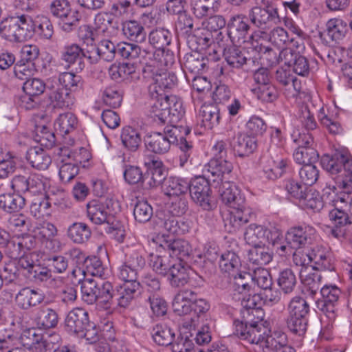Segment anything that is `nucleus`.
<instances>
[{
    "label": "nucleus",
    "instance_id": "bb28decb",
    "mask_svg": "<svg viewBox=\"0 0 352 352\" xmlns=\"http://www.w3.org/2000/svg\"><path fill=\"white\" fill-rule=\"evenodd\" d=\"M47 86L49 99L54 107L69 108L74 103V98L67 89L57 82Z\"/></svg>",
    "mask_w": 352,
    "mask_h": 352
},
{
    "label": "nucleus",
    "instance_id": "5701e85b",
    "mask_svg": "<svg viewBox=\"0 0 352 352\" xmlns=\"http://www.w3.org/2000/svg\"><path fill=\"white\" fill-rule=\"evenodd\" d=\"M236 44L225 48L223 51V57L227 64L234 69H242L246 67L247 70L251 69L250 65H254L256 62L254 58H248L245 53L242 52Z\"/></svg>",
    "mask_w": 352,
    "mask_h": 352
},
{
    "label": "nucleus",
    "instance_id": "e2e57ef3",
    "mask_svg": "<svg viewBox=\"0 0 352 352\" xmlns=\"http://www.w3.org/2000/svg\"><path fill=\"white\" fill-rule=\"evenodd\" d=\"M252 247L248 253V259L250 263L261 266L268 264L272 261V254L264 245Z\"/></svg>",
    "mask_w": 352,
    "mask_h": 352
},
{
    "label": "nucleus",
    "instance_id": "a18cd8bd",
    "mask_svg": "<svg viewBox=\"0 0 352 352\" xmlns=\"http://www.w3.org/2000/svg\"><path fill=\"white\" fill-rule=\"evenodd\" d=\"M299 205L304 209L320 211L324 206L322 199L318 191L308 187L299 200Z\"/></svg>",
    "mask_w": 352,
    "mask_h": 352
},
{
    "label": "nucleus",
    "instance_id": "423d86ee",
    "mask_svg": "<svg viewBox=\"0 0 352 352\" xmlns=\"http://www.w3.org/2000/svg\"><path fill=\"white\" fill-rule=\"evenodd\" d=\"M294 142L296 144L293 155L294 160L299 164H311L318 161L319 155L314 145L312 135L305 131H294L292 134Z\"/></svg>",
    "mask_w": 352,
    "mask_h": 352
},
{
    "label": "nucleus",
    "instance_id": "603ef678",
    "mask_svg": "<svg viewBox=\"0 0 352 352\" xmlns=\"http://www.w3.org/2000/svg\"><path fill=\"white\" fill-rule=\"evenodd\" d=\"M174 259L166 250H164V254H151L149 263L155 272L166 276L168 274V270Z\"/></svg>",
    "mask_w": 352,
    "mask_h": 352
},
{
    "label": "nucleus",
    "instance_id": "7ed1b4c3",
    "mask_svg": "<svg viewBox=\"0 0 352 352\" xmlns=\"http://www.w3.org/2000/svg\"><path fill=\"white\" fill-rule=\"evenodd\" d=\"M241 305L245 311L243 312V320H234V325L236 330H243L248 328L257 330L271 329L270 322L263 320L264 312L261 309L262 298L259 294H244L241 299Z\"/></svg>",
    "mask_w": 352,
    "mask_h": 352
},
{
    "label": "nucleus",
    "instance_id": "09e8293b",
    "mask_svg": "<svg viewBox=\"0 0 352 352\" xmlns=\"http://www.w3.org/2000/svg\"><path fill=\"white\" fill-rule=\"evenodd\" d=\"M154 58L155 63L153 69H151V72H155L156 69L167 71L175 63L173 52L166 48L156 50L154 52Z\"/></svg>",
    "mask_w": 352,
    "mask_h": 352
},
{
    "label": "nucleus",
    "instance_id": "412c9836",
    "mask_svg": "<svg viewBox=\"0 0 352 352\" xmlns=\"http://www.w3.org/2000/svg\"><path fill=\"white\" fill-rule=\"evenodd\" d=\"M91 49L87 52V58L90 63H96L100 59L105 61H112L118 54L117 45L109 39L100 41L98 46L91 45Z\"/></svg>",
    "mask_w": 352,
    "mask_h": 352
},
{
    "label": "nucleus",
    "instance_id": "39448f33",
    "mask_svg": "<svg viewBox=\"0 0 352 352\" xmlns=\"http://www.w3.org/2000/svg\"><path fill=\"white\" fill-rule=\"evenodd\" d=\"M256 331H237L236 336L251 344H259L273 352H289L287 335L284 331H264L256 335Z\"/></svg>",
    "mask_w": 352,
    "mask_h": 352
},
{
    "label": "nucleus",
    "instance_id": "a878e982",
    "mask_svg": "<svg viewBox=\"0 0 352 352\" xmlns=\"http://www.w3.org/2000/svg\"><path fill=\"white\" fill-rule=\"evenodd\" d=\"M251 210L245 207V205L243 207L230 208L225 219L226 226L228 227L230 232H236L249 222Z\"/></svg>",
    "mask_w": 352,
    "mask_h": 352
},
{
    "label": "nucleus",
    "instance_id": "4468645a",
    "mask_svg": "<svg viewBox=\"0 0 352 352\" xmlns=\"http://www.w3.org/2000/svg\"><path fill=\"white\" fill-rule=\"evenodd\" d=\"M320 292L322 298L318 302V307L330 322H333L336 316V311L342 293L341 290L336 285L325 284L321 287Z\"/></svg>",
    "mask_w": 352,
    "mask_h": 352
},
{
    "label": "nucleus",
    "instance_id": "4c0bfd02",
    "mask_svg": "<svg viewBox=\"0 0 352 352\" xmlns=\"http://www.w3.org/2000/svg\"><path fill=\"white\" fill-rule=\"evenodd\" d=\"M190 182L179 177H169L163 185L164 193L169 196H179L188 192Z\"/></svg>",
    "mask_w": 352,
    "mask_h": 352
},
{
    "label": "nucleus",
    "instance_id": "f3484780",
    "mask_svg": "<svg viewBox=\"0 0 352 352\" xmlns=\"http://www.w3.org/2000/svg\"><path fill=\"white\" fill-rule=\"evenodd\" d=\"M233 166L227 159L210 160L204 167L203 173L209 179L217 184L223 183L228 179Z\"/></svg>",
    "mask_w": 352,
    "mask_h": 352
},
{
    "label": "nucleus",
    "instance_id": "9b49d317",
    "mask_svg": "<svg viewBox=\"0 0 352 352\" xmlns=\"http://www.w3.org/2000/svg\"><path fill=\"white\" fill-rule=\"evenodd\" d=\"M50 11L54 17L60 19L62 29L65 32L72 31L81 18L77 10L72 9L68 0H53L50 5Z\"/></svg>",
    "mask_w": 352,
    "mask_h": 352
},
{
    "label": "nucleus",
    "instance_id": "20e7f679",
    "mask_svg": "<svg viewBox=\"0 0 352 352\" xmlns=\"http://www.w3.org/2000/svg\"><path fill=\"white\" fill-rule=\"evenodd\" d=\"M33 20L28 14L13 16L1 21L0 33L11 42H22L33 36Z\"/></svg>",
    "mask_w": 352,
    "mask_h": 352
},
{
    "label": "nucleus",
    "instance_id": "3c124183",
    "mask_svg": "<svg viewBox=\"0 0 352 352\" xmlns=\"http://www.w3.org/2000/svg\"><path fill=\"white\" fill-rule=\"evenodd\" d=\"M168 99L169 96L164 95V97H160L151 106L150 116L157 124H165L168 119Z\"/></svg>",
    "mask_w": 352,
    "mask_h": 352
},
{
    "label": "nucleus",
    "instance_id": "e433bc0d",
    "mask_svg": "<svg viewBox=\"0 0 352 352\" xmlns=\"http://www.w3.org/2000/svg\"><path fill=\"white\" fill-rule=\"evenodd\" d=\"M299 274L304 285L305 292L311 298H314L322 283V275L321 272H307L305 269L300 270Z\"/></svg>",
    "mask_w": 352,
    "mask_h": 352
},
{
    "label": "nucleus",
    "instance_id": "7c9ffc66",
    "mask_svg": "<svg viewBox=\"0 0 352 352\" xmlns=\"http://www.w3.org/2000/svg\"><path fill=\"white\" fill-rule=\"evenodd\" d=\"M267 41H250L252 47L258 53L261 54V58L265 60L268 66L272 67L278 64L280 61L283 62V49L274 50L268 46L264 45V42Z\"/></svg>",
    "mask_w": 352,
    "mask_h": 352
},
{
    "label": "nucleus",
    "instance_id": "1a4fd4ad",
    "mask_svg": "<svg viewBox=\"0 0 352 352\" xmlns=\"http://www.w3.org/2000/svg\"><path fill=\"white\" fill-rule=\"evenodd\" d=\"M281 238V231L276 228H267L261 225L250 224L244 233L247 243L252 246L276 245Z\"/></svg>",
    "mask_w": 352,
    "mask_h": 352
},
{
    "label": "nucleus",
    "instance_id": "79ce46f5",
    "mask_svg": "<svg viewBox=\"0 0 352 352\" xmlns=\"http://www.w3.org/2000/svg\"><path fill=\"white\" fill-rule=\"evenodd\" d=\"M312 259L314 263V266H311L312 270L333 271L334 270L331 254L320 247H316L312 250Z\"/></svg>",
    "mask_w": 352,
    "mask_h": 352
},
{
    "label": "nucleus",
    "instance_id": "c756f323",
    "mask_svg": "<svg viewBox=\"0 0 352 352\" xmlns=\"http://www.w3.org/2000/svg\"><path fill=\"white\" fill-rule=\"evenodd\" d=\"M190 9L197 19H203L217 12L221 0H190Z\"/></svg>",
    "mask_w": 352,
    "mask_h": 352
},
{
    "label": "nucleus",
    "instance_id": "13d9d810",
    "mask_svg": "<svg viewBox=\"0 0 352 352\" xmlns=\"http://www.w3.org/2000/svg\"><path fill=\"white\" fill-rule=\"evenodd\" d=\"M230 276L233 278L232 287L234 291L241 294H245L250 291L253 285L252 274L239 271L235 275Z\"/></svg>",
    "mask_w": 352,
    "mask_h": 352
},
{
    "label": "nucleus",
    "instance_id": "393cba45",
    "mask_svg": "<svg viewBox=\"0 0 352 352\" xmlns=\"http://www.w3.org/2000/svg\"><path fill=\"white\" fill-rule=\"evenodd\" d=\"M44 299L45 294L41 289H32L30 287L21 289L15 297L16 305L23 309L36 307L42 303Z\"/></svg>",
    "mask_w": 352,
    "mask_h": 352
},
{
    "label": "nucleus",
    "instance_id": "a211bd4d",
    "mask_svg": "<svg viewBox=\"0 0 352 352\" xmlns=\"http://www.w3.org/2000/svg\"><path fill=\"white\" fill-rule=\"evenodd\" d=\"M72 151L69 147H58L56 149V162L59 168V177L62 182L67 183L75 177L79 171L78 166L71 162Z\"/></svg>",
    "mask_w": 352,
    "mask_h": 352
},
{
    "label": "nucleus",
    "instance_id": "49530a36",
    "mask_svg": "<svg viewBox=\"0 0 352 352\" xmlns=\"http://www.w3.org/2000/svg\"><path fill=\"white\" fill-rule=\"evenodd\" d=\"M256 147L257 143L255 137L247 134L239 135L236 141L233 144L234 150L239 157L252 154Z\"/></svg>",
    "mask_w": 352,
    "mask_h": 352
},
{
    "label": "nucleus",
    "instance_id": "774afa93",
    "mask_svg": "<svg viewBox=\"0 0 352 352\" xmlns=\"http://www.w3.org/2000/svg\"><path fill=\"white\" fill-rule=\"evenodd\" d=\"M50 203L45 197H37L32 201L30 211L35 218L40 219L50 214Z\"/></svg>",
    "mask_w": 352,
    "mask_h": 352
},
{
    "label": "nucleus",
    "instance_id": "338daca9",
    "mask_svg": "<svg viewBox=\"0 0 352 352\" xmlns=\"http://www.w3.org/2000/svg\"><path fill=\"white\" fill-rule=\"evenodd\" d=\"M297 280L294 272L286 268L279 273L278 285L285 294H290L296 285Z\"/></svg>",
    "mask_w": 352,
    "mask_h": 352
},
{
    "label": "nucleus",
    "instance_id": "58836bf2",
    "mask_svg": "<svg viewBox=\"0 0 352 352\" xmlns=\"http://www.w3.org/2000/svg\"><path fill=\"white\" fill-rule=\"evenodd\" d=\"M26 157L32 166L38 170H46L52 163L49 154L38 146L29 148Z\"/></svg>",
    "mask_w": 352,
    "mask_h": 352
},
{
    "label": "nucleus",
    "instance_id": "a19ab883",
    "mask_svg": "<svg viewBox=\"0 0 352 352\" xmlns=\"http://www.w3.org/2000/svg\"><path fill=\"white\" fill-rule=\"evenodd\" d=\"M199 118L206 129H211L219 124L220 120L219 109L213 104H204L201 105L199 109Z\"/></svg>",
    "mask_w": 352,
    "mask_h": 352
},
{
    "label": "nucleus",
    "instance_id": "ea45409f",
    "mask_svg": "<svg viewBox=\"0 0 352 352\" xmlns=\"http://www.w3.org/2000/svg\"><path fill=\"white\" fill-rule=\"evenodd\" d=\"M25 204V198L16 192L0 195V209L7 213L17 212Z\"/></svg>",
    "mask_w": 352,
    "mask_h": 352
},
{
    "label": "nucleus",
    "instance_id": "b1692460",
    "mask_svg": "<svg viewBox=\"0 0 352 352\" xmlns=\"http://www.w3.org/2000/svg\"><path fill=\"white\" fill-rule=\"evenodd\" d=\"M283 63L288 67H292L293 71L299 76H305L309 72V65L307 59L299 52L290 48L283 49L282 54Z\"/></svg>",
    "mask_w": 352,
    "mask_h": 352
},
{
    "label": "nucleus",
    "instance_id": "f257e3e1",
    "mask_svg": "<svg viewBox=\"0 0 352 352\" xmlns=\"http://www.w3.org/2000/svg\"><path fill=\"white\" fill-rule=\"evenodd\" d=\"M60 336L52 331H13L6 338H0V350L9 345L21 344L34 352H45L59 342Z\"/></svg>",
    "mask_w": 352,
    "mask_h": 352
},
{
    "label": "nucleus",
    "instance_id": "72a5a7b5",
    "mask_svg": "<svg viewBox=\"0 0 352 352\" xmlns=\"http://www.w3.org/2000/svg\"><path fill=\"white\" fill-rule=\"evenodd\" d=\"M288 161L285 159L274 160L268 159L262 165L263 177L269 180H275L280 177L287 170Z\"/></svg>",
    "mask_w": 352,
    "mask_h": 352
},
{
    "label": "nucleus",
    "instance_id": "473e14b6",
    "mask_svg": "<svg viewBox=\"0 0 352 352\" xmlns=\"http://www.w3.org/2000/svg\"><path fill=\"white\" fill-rule=\"evenodd\" d=\"M85 269H74L72 270V275L76 277V273H82L85 278L87 276L98 277L100 279L104 278L108 272L107 268L104 267L101 261L96 256L87 257L84 261Z\"/></svg>",
    "mask_w": 352,
    "mask_h": 352
},
{
    "label": "nucleus",
    "instance_id": "bf43d9fd",
    "mask_svg": "<svg viewBox=\"0 0 352 352\" xmlns=\"http://www.w3.org/2000/svg\"><path fill=\"white\" fill-rule=\"evenodd\" d=\"M34 140L45 148H52L55 144L54 133L45 125H36L33 135Z\"/></svg>",
    "mask_w": 352,
    "mask_h": 352
},
{
    "label": "nucleus",
    "instance_id": "4d7b16f0",
    "mask_svg": "<svg viewBox=\"0 0 352 352\" xmlns=\"http://www.w3.org/2000/svg\"><path fill=\"white\" fill-rule=\"evenodd\" d=\"M172 34L166 29L157 28L152 30L148 35V41L156 50L166 48L171 42Z\"/></svg>",
    "mask_w": 352,
    "mask_h": 352
},
{
    "label": "nucleus",
    "instance_id": "052dcab7",
    "mask_svg": "<svg viewBox=\"0 0 352 352\" xmlns=\"http://www.w3.org/2000/svg\"><path fill=\"white\" fill-rule=\"evenodd\" d=\"M135 72L133 64L119 63L113 64L109 68V75L111 78L116 81L128 79Z\"/></svg>",
    "mask_w": 352,
    "mask_h": 352
},
{
    "label": "nucleus",
    "instance_id": "864d4df0",
    "mask_svg": "<svg viewBox=\"0 0 352 352\" xmlns=\"http://www.w3.org/2000/svg\"><path fill=\"white\" fill-rule=\"evenodd\" d=\"M219 267L221 271L228 273L230 276L235 275L240 271L241 261L235 252L228 251L221 254Z\"/></svg>",
    "mask_w": 352,
    "mask_h": 352
},
{
    "label": "nucleus",
    "instance_id": "f704fd0d",
    "mask_svg": "<svg viewBox=\"0 0 352 352\" xmlns=\"http://www.w3.org/2000/svg\"><path fill=\"white\" fill-rule=\"evenodd\" d=\"M160 248L166 250L170 256L182 261L188 258L190 254L191 248L189 243L182 239H175L173 241H165L160 245Z\"/></svg>",
    "mask_w": 352,
    "mask_h": 352
},
{
    "label": "nucleus",
    "instance_id": "0eeeda50",
    "mask_svg": "<svg viewBox=\"0 0 352 352\" xmlns=\"http://www.w3.org/2000/svg\"><path fill=\"white\" fill-rule=\"evenodd\" d=\"M179 129L173 126L170 129L163 132H154L146 135L144 143L146 148L156 154L166 153L172 144L177 142Z\"/></svg>",
    "mask_w": 352,
    "mask_h": 352
},
{
    "label": "nucleus",
    "instance_id": "6ab92c4d",
    "mask_svg": "<svg viewBox=\"0 0 352 352\" xmlns=\"http://www.w3.org/2000/svg\"><path fill=\"white\" fill-rule=\"evenodd\" d=\"M320 163L322 168L329 173L332 175L337 174L341 173L343 170L344 173L350 175L349 178L345 181L352 179V158L337 153L332 156L324 155Z\"/></svg>",
    "mask_w": 352,
    "mask_h": 352
},
{
    "label": "nucleus",
    "instance_id": "680f3d73",
    "mask_svg": "<svg viewBox=\"0 0 352 352\" xmlns=\"http://www.w3.org/2000/svg\"><path fill=\"white\" fill-rule=\"evenodd\" d=\"M184 67L192 74H198L206 65L204 56L197 52L186 54L184 57Z\"/></svg>",
    "mask_w": 352,
    "mask_h": 352
},
{
    "label": "nucleus",
    "instance_id": "ddd939ff",
    "mask_svg": "<svg viewBox=\"0 0 352 352\" xmlns=\"http://www.w3.org/2000/svg\"><path fill=\"white\" fill-rule=\"evenodd\" d=\"M228 36L232 44L241 45L248 38L251 29L250 21L246 14L238 13L230 16L227 23Z\"/></svg>",
    "mask_w": 352,
    "mask_h": 352
},
{
    "label": "nucleus",
    "instance_id": "2f4dec72",
    "mask_svg": "<svg viewBox=\"0 0 352 352\" xmlns=\"http://www.w3.org/2000/svg\"><path fill=\"white\" fill-rule=\"evenodd\" d=\"M220 190L222 201L230 208L243 207L245 205V198L240 195L235 185L226 181L222 183V189Z\"/></svg>",
    "mask_w": 352,
    "mask_h": 352
},
{
    "label": "nucleus",
    "instance_id": "f8f14e48",
    "mask_svg": "<svg viewBox=\"0 0 352 352\" xmlns=\"http://www.w3.org/2000/svg\"><path fill=\"white\" fill-rule=\"evenodd\" d=\"M210 181L206 176L196 177L190 181L189 192L192 199L204 210L212 208Z\"/></svg>",
    "mask_w": 352,
    "mask_h": 352
},
{
    "label": "nucleus",
    "instance_id": "4be33fe9",
    "mask_svg": "<svg viewBox=\"0 0 352 352\" xmlns=\"http://www.w3.org/2000/svg\"><path fill=\"white\" fill-rule=\"evenodd\" d=\"M152 74V80L149 86L151 92H155L159 97H164L167 89L173 88L176 82V76L166 71L156 69Z\"/></svg>",
    "mask_w": 352,
    "mask_h": 352
},
{
    "label": "nucleus",
    "instance_id": "6e6552de",
    "mask_svg": "<svg viewBox=\"0 0 352 352\" xmlns=\"http://www.w3.org/2000/svg\"><path fill=\"white\" fill-rule=\"evenodd\" d=\"M48 179L41 174L31 173L15 175L11 182L12 188L18 193L43 194L48 184Z\"/></svg>",
    "mask_w": 352,
    "mask_h": 352
},
{
    "label": "nucleus",
    "instance_id": "aec40b11",
    "mask_svg": "<svg viewBox=\"0 0 352 352\" xmlns=\"http://www.w3.org/2000/svg\"><path fill=\"white\" fill-rule=\"evenodd\" d=\"M111 201L101 202L93 200L87 205V217L89 220L96 225L112 223L115 216L109 210Z\"/></svg>",
    "mask_w": 352,
    "mask_h": 352
},
{
    "label": "nucleus",
    "instance_id": "2eb2a0df",
    "mask_svg": "<svg viewBox=\"0 0 352 352\" xmlns=\"http://www.w3.org/2000/svg\"><path fill=\"white\" fill-rule=\"evenodd\" d=\"M76 337L80 338V342L95 345L98 352H111L115 336L113 331H74Z\"/></svg>",
    "mask_w": 352,
    "mask_h": 352
},
{
    "label": "nucleus",
    "instance_id": "c03bdc74",
    "mask_svg": "<svg viewBox=\"0 0 352 352\" xmlns=\"http://www.w3.org/2000/svg\"><path fill=\"white\" fill-rule=\"evenodd\" d=\"M124 35L131 41L142 43L146 40V32L141 23L135 20H129L122 23Z\"/></svg>",
    "mask_w": 352,
    "mask_h": 352
},
{
    "label": "nucleus",
    "instance_id": "6e6d98bb",
    "mask_svg": "<svg viewBox=\"0 0 352 352\" xmlns=\"http://www.w3.org/2000/svg\"><path fill=\"white\" fill-rule=\"evenodd\" d=\"M89 50H84L76 43L66 45L63 47L60 54L61 59L69 65H73L82 57L87 58Z\"/></svg>",
    "mask_w": 352,
    "mask_h": 352
},
{
    "label": "nucleus",
    "instance_id": "37998d69",
    "mask_svg": "<svg viewBox=\"0 0 352 352\" xmlns=\"http://www.w3.org/2000/svg\"><path fill=\"white\" fill-rule=\"evenodd\" d=\"M78 126V120L71 112L59 115L54 123L56 131L63 136L74 132Z\"/></svg>",
    "mask_w": 352,
    "mask_h": 352
},
{
    "label": "nucleus",
    "instance_id": "8fccbe9b",
    "mask_svg": "<svg viewBox=\"0 0 352 352\" xmlns=\"http://www.w3.org/2000/svg\"><path fill=\"white\" fill-rule=\"evenodd\" d=\"M67 236L74 243H82L90 239L91 231L85 223L75 222L69 226Z\"/></svg>",
    "mask_w": 352,
    "mask_h": 352
},
{
    "label": "nucleus",
    "instance_id": "c9c22d12",
    "mask_svg": "<svg viewBox=\"0 0 352 352\" xmlns=\"http://www.w3.org/2000/svg\"><path fill=\"white\" fill-rule=\"evenodd\" d=\"M65 324L68 330H89V328H96L94 324H90L87 312L82 309L69 312L65 319Z\"/></svg>",
    "mask_w": 352,
    "mask_h": 352
},
{
    "label": "nucleus",
    "instance_id": "5fc2aeb1",
    "mask_svg": "<svg viewBox=\"0 0 352 352\" xmlns=\"http://www.w3.org/2000/svg\"><path fill=\"white\" fill-rule=\"evenodd\" d=\"M121 140L124 146L131 151H137L142 142L140 132L131 126H125L122 129Z\"/></svg>",
    "mask_w": 352,
    "mask_h": 352
},
{
    "label": "nucleus",
    "instance_id": "9d476101",
    "mask_svg": "<svg viewBox=\"0 0 352 352\" xmlns=\"http://www.w3.org/2000/svg\"><path fill=\"white\" fill-rule=\"evenodd\" d=\"M194 292L188 289L180 291L173 301V310L178 316L184 317L181 319L182 327L184 329L197 328V320L192 314L191 301L194 299Z\"/></svg>",
    "mask_w": 352,
    "mask_h": 352
},
{
    "label": "nucleus",
    "instance_id": "0e129e2a",
    "mask_svg": "<svg viewBox=\"0 0 352 352\" xmlns=\"http://www.w3.org/2000/svg\"><path fill=\"white\" fill-rule=\"evenodd\" d=\"M153 214V209L146 200H138L133 207V216L140 223L148 222Z\"/></svg>",
    "mask_w": 352,
    "mask_h": 352
},
{
    "label": "nucleus",
    "instance_id": "f03ea898",
    "mask_svg": "<svg viewBox=\"0 0 352 352\" xmlns=\"http://www.w3.org/2000/svg\"><path fill=\"white\" fill-rule=\"evenodd\" d=\"M261 3L263 6H255L248 12L250 24L258 28L248 37L250 41H268L267 31L280 21L278 9L275 6L268 1L261 0Z\"/></svg>",
    "mask_w": 352,
    "mask_h": 352
},
{
    "label": "nucleus",
    "instance_id": "69168bd1",
    "mask_svg": "<svg viewBox=\"0 0 352 352\" xmlns=\"http://www.w3.org/2000/svg\"><path fill=\"white\" fill-rule=\"evenodd\" d=\"M58 82L62 87L72 91H76L82 88L83 81L79 75L74 73L64 72L60 74Z\"/></svg>",
    "mask_w": 352,
    "mask_h": 352
},
{
    "label": "nucleus",
    "instance_id": "de8ad7c7",
    "mask_svg": "<svg viewBox=\"0 0 352 352\" xmlns=\"http://www.w3.org/2000/svg\"><path fill=\"white\" fill-rule=\"evenodd\" d=\"M326 26L327 36L332 41L335 42L342 40L348 31L346 22L340 18L329 19Z\"/></svg>",
    "mask_w": 352,
    "mask_h": 352
},
{
    "label": "nucleus",
    "instance_id": "c85d7f7f",
    "mask_svg": "<svg viewBox=\"0 0 352 352\" xmlns=\"http://www.w3.org/2000/svg\"><path fill=\"white\" fill-rule=\"evenodd\" d=\"M140 288V283H124L115 291L114 309L128 307Z\"/></svg>",
    "mask_w": 352,
    "mask_h": 352
},
{
    "label": "nucleus",
    "instance_id": "dca6fc26",
    "mask_svg": "<svg viewBox=\"0 0 352 352\" xmlns=\"http://www.w3.org/2000/svg\"><path fill=\"white\" fill-rule=\"evenodd\" d=\"M316 238V229L309 225L291 228L287 233L286 240L293 248H302L311 244Z\"/></svg>",
    "mask_w": 352,
    "mask_h": 352
},
{
    "label": "nucleus",
    "instance_id": "cd10ccee",
    "mask_svg": "<svg viewBox=\"0 0 352 352\" xmlns=\"http://www.w3.org/2000/svg\"><path fill=\"white\" fill-rule=\"evenodd\" d=\"M98 305L104 310L114 309L115 291L111 283L102 279L96 280Z\"/></svg>",
    "mask_w": 352,
    "mask_h": 352
}]
</instances>
